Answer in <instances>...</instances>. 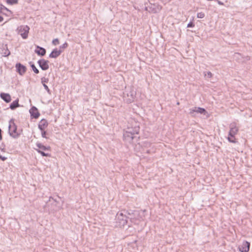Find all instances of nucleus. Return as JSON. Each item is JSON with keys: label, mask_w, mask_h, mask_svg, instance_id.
<instances>
[{"label": "nucleus", "mask_w": 252, "mask_h": 252, "mask_svg": "<svg viewBox=\"0 0 252 252\" xmlns=\"http://www.w3.org/2000/svg\"><path fill=\"white\" fill-rule=\"evenodd\" d=\"M124 138L126 141H127L129 142H131L134 138V136L131 134H127V136H124Z\"/></svg>", "instance_id": "nucleus-20"}, {"label": "nucleus", "mask_w": 252, "mask_h": 252, "mask_svg": "<svg viewBox=\"0 0 252 252\" xmlns=\"http://www.w3.org/2000/svg\"><path fill=\"white\" fill-rule=\"evenodd\" d=\"M241 252H248L250 249V243L248 242H245L239 248Z\"/></svg>", "instance_id": "nucleus-12"}, {"label": "nucleus", "mask_w": 252, "mask_h": 252, "mask_svg": "<svg viewBox=\"0 0 252 252\" xmlns=\"http://www.w3.org/2000/svg\"><path fill=\"white\" fill-rule=\"evenodd\" d=\"M48 126V123L46 120L44 119L41 120L39 124H38V128L41 130L43 131L44 129L46 128Z\"/></svg>", "instance_id": "nucleus-15"}, {"label": "nucleus", "mask_w": 252, "mask_h": 252, "mask_svg": "<svg viewBox=\"0 0 252 252\" xmlns=\"http://www.w3.org/2000/svg\"><path fill=\"white\" fill-rule=\"evenodd\" d=\"M52 44L54 45H57L59 44V40L58 38H55L53 40Z\"/></svg>", "instance_id": "nucleus-25"}, {"label": "nucleus", "mask_w": 252, "mask_h": 252, "mask_svg": "<svg viewBox=\"0 0 252 252\" xmlns=\"http://www.w3.org/2000/svg\"><path fill=\"white\" fill-rule=\"evenodd\" d=\"M135 95L136 92L133 89H127L124 93V100L127 103H131L134 101Z\"/></svg>", "instance_id": "nucleus-1"}, {"label": "nucleus", "mask_w": 252, "mask_h": 252, "mask_svg": "<svg viewBox=\"0 0 252 252\" xmlns=\"http://www.w3.org/2000/svg\"><path fill=\"white\" fill-rule=\"evenodd\" d=\"M194 112L203 114L204 115L208 116V112L205 109L201 107H195L193 109H189V113L190 115H193Z\"/></svg>", "instance_id": "nucleus-7"}, {"label": "nucleus", "mask_w": 252, "mask_h": 252, "mask_svg": "<svg viewBox=\"0 0 252 252\" xmlns=\"http://www.w3.org/2000/svg\"><path fill=\"white\" fill-rule=\"evenodd\" d=\"M18 99H17L12 102V103L10 105V108L12 110L15 109L16 108L19 106V104L18 103Z\"/></svg>", "instance_id": "nucleus-19"}, {"label": "nucleus", "mask_w": 252, "mask_h": 252, "mask_svg": "<svg viewBox=\"0 0 252 252\" xmlns=\"http://www.w3.org/2000/svg\"><path fill=\"white\" fill-rule=\"evenodd\" d=\"M18 0H6V2L10 4L17 3Z\"/></svg>", "instance_id": "nucleus-22"}, {"label": "nucleus", "mask_w": 252, "mask_h": 252, "mask_svg": "<svg viewBox=\"0 0 252 252\" xmlns=\"http://www.w3.org/2000/svg\"><path fill=\"white\" fill-rule=\"evenodd\" d=\"M44 89L47 91V93L49 94H51V92H50V89H49L48 87L46 85V84H42Z\"/></svg>", "instance_id": "nucleus-27"}, {"label": "nucleus", "mask_w": 252, "mask_h": 252, "mask_svg": "<svg viewBox=\"0 0 252 252\" xmlns=\"http://www.w3.org/2000/svg\"><path fill=\"white\" fill-rule=\"evenodd\" d=\"M67 47V43L65 42L64 44H63L62 46H61L60 47V49H61V48H66Z\"/></svg>", "instance_id": "nucleus-29"}, {"label": "nucleus", "mask_w": 252, "mask_h": 252, "mask_svg": "<svg viewBox=\"0 0 252 252\" xmlns=\"http://www.w3.org/2000/svg\"><path fill=\"white\" fill-rule=\"evenodd\" d=\"M46 131H44V130L43 131H42L41 135H42V137L46 138Z\"/></svg>", "instance_id": "nucleus-31"}, {"label": "nucleus", "mask_w": 252, "mask_h": 252, "mask_svg": "<svg viewBox=\"0 0 252 252\" xmlns=\"http://www.w3.org/2000/svg\"><path fill=\"white\" fill-rule=\"evenodd\" d=\"M61 53L62 51L61 50L55 49L49 55V57L51 58H56L61 55Z\"/></svg>", "instance_id": "nucleus-14"}, {"label": "nucleus", "mask_w": 252, "mask_h": 252, "mask_svg": "<svg viewBox=\"0 0 252 252\" xmlns=\"http://www.w3.org/2000/svg\"><path fill=\"white\" fill-rule=\"evenodd\" d=\"M30 112L31 115L34 118H37L39 116V113L38 112L37 108L35 107H32Z\"/></svg>", "instance_id": "nucleus-16"}, {"label": "nucleus", "mask_w": 252, "mask_h": 252, "mask_svg": "<svg viewBox=\"0 0 252 252\" xmlns=\"http://www.w3.org/2000/svg\"><path fill=\"white\" fill-rule=\"evenodd\" d=\"M161 9V6L157 3H150V4L147 6L145 7L146 10L154 13L159 12Z\"/></svg>", "instance_id": "nucleus-5"}, {"label": "nucleus", "mask_w": 252, "mask_h": 252, "mask_svg": "<svg viewBox=\"0 0 252 252\" xmlns=\"http://www.w3.org/2000/svg\"><path fill=\"white\" fill-rule=\"evenodd\" d=\"M116 222L119 227L125 226L127 223V217L124 213L118 212L116 216Z\"/></svg>", "instance_id": "nucleus-2"}, {"label": "nucleus", "mask_w": 252, "mask_h": 252, "mask_svg": "<svg viewBox=\"0 0 252 252\" xmlns=\"http://www.w3.org/2000/svg\"><path fill=\"white\" fill-rule=\"evenodd\" d=\"M48 82V79L45 77H43L41 78V83L42 84H45Z\"/></svg>", "instance_id": "nucleus-26"}, {"label": "nucleus", "mask_w": 252, "mask_h": 252, "mask_svg": "<svg viewBox=\"0 0 252 252\" xmlns=\"http://www.w3.org/2000/svg\"><path fill=\"white\" fill-rule=\"evenodd\" d=\"M0 54L4 57H7L10 54V52L8 50L6 45L2 46L0 50Z\"/></svg>", "instance_id": "nucleus-13"}, {"label": "nucleus", "mask_w": 252, "mask_h": 252, "mask_svg": "<svg viewBox=\"0 0 252 252\" xmlns=\"http://www.w3.org/2000/svg\"><path fill=\"white\" fill-rule=\"evenodd\" d=\"M0 97L4 101L7 103L11 101V96L8 94L1 93Z\"/></svg>", "instance_id": "nucleus-17"}, {"label": "nucleus", "mask_w": 252, "mask_h": 252, "mask_svg": "<svg viewBox=\"0 0 252 252\" xmlns=\"http://www.w3.org/2000/svg\"><path fill=\"white\" fill-rule=\"evenodd\" d=\"M218 2L220 5H223V3L220 1H218Z\"/></svg>", "instance_id": "nucleus-35"}, {"label": "nucleus", "mask_w": 252, "mask_h": 252, "mask_svg": "<svg viewBox=\"0 0 252 252\" xmlns=\"http://www.w3.org/2000/svg\"><path fill=\"white\" fill-rule=\"evenodd\" d=\"M16 67L18 73L21 75H23L26 71V67L20 63H17Z\"/></svg>", "instance_id": "nucleus-11"}, {"label": "nucleus", "mask_w": 252, "mask_h": 252, "mask_svg": "<svg viewBox=\"0 0 252 252\" xmlns=\"http://www.w3.org/2000/svg\"><path fill=\"white\" fill-rule=\"evenodd\" d=\"M204 16H205V14L202 12H199L197 14V17L198 18H203L204 17Z\"/></svg>", "instance_id": "nucleus-24"}, {"label": "nucleus", "mask_w": 252, "mask_h": 252, "mask_svg": "<svg viewBox=\"0 0 252 252\" xmlns=\"http://www.w3.org/2000/svg\"><path fill=\"white\" fill-rule=\"evenodd\" d=\"M38 63L39 66L43 70H47L49 68L48 61L44 59L39 60Z\"/></svg>", "instance_id": "nucleus-10"}, {"label": "nucleus", "mask_w": 252, "mask_h": 252, "mask_svg": "<svg viewBox=\"0 0 252 252\" xmlns=\"http://www.w3.org/2000/svg\"><path fill=\"white\" fill-rule=\"evenodd\" d=\"M31 67L32 68V70L34 71V72L36 74H37L39 73V70L35 66V65L33 64L31 65Z\"/></svg>", "instance_id": "nucleus-23"}, {"label": "nucleus", "mask_w": 252, "mask_h": 252, "mask_svg": "<svg viewBox=\"0 0 252 252\" xmlns=\"http://www.w3.org/2000/svg\"><path fill=\"white\" fill-rule=\"evenodd\" d=\"M9 133L11 136L15 138L18 136L17 132V128L14 123L10 124L9 126Z\"/></svg>", "instance_id": "nucleus-9"}, {"label": "nucleus", "mask_w": 252, "mask_h": 252, "mask_svg": "<svg viewBox=\"0 0 252 252\" xmlns=\"http://www.w3.org/2000/svg\"><path fill=\"white\" fill-rule=\"evenodd\" d=\"M30 28L27 25H21L16 29L17 33L20 34L23 39H27L28 36Z\"/></svg>", "instance_id": "nucleus-3"}, {"label": "nucleus", "mask_w": 252, "mask_h": 252, "mask_svg": "<svg viewBox=\"0 0 252 252\" xmlns=\"http://www.w3.org/2000/svg\"><path fill=\"white\" fill-rule=\"evenodd\" d=\"M36 146L38 149H35V150L39 154H40L43 157H50V154L44 152L45 151H48L50 150V147H46L42 145L40 143H36Z\"/></svg>", "instance_id": "nucleus-4"}, {"label": "nucleus", "mask_w": 252, "mask_h": 252, "mask_svg": "<svg viewBox=\"0 0 252 252\" xmlns=\"http://www.w3.org/2000/svg\"><path fill=\"white\" fill-rule=\"evenodd\" d=\"M0 9L1 10H6L7 11H8V9L5 6H4V5H3L2 4H1L0 5Z\"/></svg>", "instance_id": "nucleus-30"}, {"label": "nucleus", "mask_w": 252, "mask_h": 252, "mask_svg": "<svg viewBox=\"0 0 252 252\" xmlns=\"http://www.w3.org/2000/svg\"><path fill=\"white\" fill-rule=\"evenodd\" d=\"M204 74L205 76L207 75L209 78H211L212 76V73L210 71H208L206 73L204 72Z\"/></svg>", "instance_id": "nucleus-28"}, {"label": "nucleus", "mask_w": 252, "mask_h": 252, "mask_svg": "<svg viewBox=\"0 0 252 252\" xmlns=\"http://www.w3.org/2000/svg\"><path fill=\"white\" fill-rule=\"evenodd\" d=\"M37 48L39 49V50H35V52L38 54V55H41L42 56L45 55L46 53V50L44 48L42 47H40L38 46H37Z\"/></svg>", "instance_id": "nucleus-18"}, {"label": "nucleus", "mask_w": 252, "mask_h": 252, "mask_svg": "<svg viewBox=\"0 0 252 252\" xmlns=\"http://www.w3.org/2000/svg\"><path fill=\"white\" fill-rule=\"evenodd\" d=\"M1 130L0 129V140H1V139H2V136H1Z\"/></svg>", "instance_id": "nucleus-36"}, {"label": "nucleus", "mask_w": 252, "mask_h": 252, "mask_svg": "<svg viewBox=\"0 0 252 252\" xmlns=\"http://www.w3.org/2000/svg\"><path fill=\"white\" fill-rule=\"evenodd\" d=\"M3 20V18L2 17H1V16H0V22H2Z\"/></svg>", "instance_id": "nucleus-34"}, {"label": "nucleus", "mask_w": 252, "mask_h": 252, "mask_svg": "<svg viewBox=\"0 0 252 252\" xmlns=\"http://www.w3.org/2000/svg\"><path fill=\"white\" fill-rule=\"evenodd\" d=\"M0 158L2 160L4 161V160H5L6 159V158H5V157H2L1 156H0Z\"/></svg>", "instance_id": "nucleus-33"}, {"label": "nucleus", "mask_w": 252, "mask_h": 252, "mask_svg": "<svg viewBox=\"0 0 252 252\" xmlns=\"http://www.w3.org/2000/svg\"><path fill=\"white\" fill-rule=\"evenodd\" d=\"M194 24L192 22H190L188 24L187 27H188V28L193 27H194Z\"/></svg>", "instance_id": "nucleus-32"}, {"label": "nucleus", "mask_w": 252, "mask_h": 252, "mask_svg": "<svg viewBox=\"0 0 252 252\" xmlns=\"http://www.w3.org/2000/svg\"><path fill=\"white\" fill-rule=\"evenodd\" d=\"M230 130L229 132V136L231 137L235 136L238 131V127L236 123H232L229 126Z\"/></svg>", "instance_id": "nucleus-6"}, {"label": "nucleus", "mask_w": 252, "mask_h": 252, "mask_svg": "<svg viewBox=\"0 0 252 252\" xmlns=\"http://www.w3.org/2000/svg\"><path fill=\"white\" fill-rule=\"evenodd\" d=\"M227 139L229 141V142H230L231 143H235L236 142L235 136L231 137L228 135V136L227 137Z\"/></svg>", "instance_id": "nucleus-21"}, {"label": "nucleus", "mask_w": 252, "mask_h": 252, "mask_svg": "<svg viewBox=\"0 0 252 252\" xmlns=\"http://www.w3.org/2000/svg\"><path fill=\"white\" fill-rule=\"evenodd\" d=\"M139 128L138 126H135L134 128L127 127V130L124 133V136H127V134H131L133 135L135 134H138L139 132Z\"/></svg>", "instance_id": "nucleus-8"}]
</instances>
